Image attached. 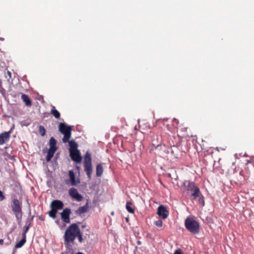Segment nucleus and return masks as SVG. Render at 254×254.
I'll list each match as a JSON object with an SVG mask.
<instances>
[{
    "mask_svg": "<svg viewBox=\"0 0 254 254\" xmlns=\"http://www.w3.org/2000/svg\"><path fill=\"white\" fill-rule=\"evenodd\" d=\"M7 74L8 75L9 78H11V72L9 71H7Z\"/></svg>",
    "mask_w": 254,
    "mask_h": 254,
    "instance_id": "f704fd0d",
    "label": "nucleus"
},
{
    "mask_svg": "<svg viewBox=\"0 0 254 254\" xmlns=\"http://www.w3.org/2000/svg\"><path fill=\"white\" fill-rule=\"evenodd\" d=\"M77 168L78 169H79V167H77Z\"/></svg>",
    "mask_w": 254,
    "mask_h": 254,
    "instance_id": "58836bf2",
    "label": "nucleus"
},
{
    "mask_svg": "<svg viewBox=\"0 0 254 254\" xmlns=\"http://www.w3.org/2000/svg\"><path fill=\"white\" fill-rule=\"evenodd\" d=\"M0 40L3 41L4 40V39L2 37H0Z\"/></svg>",
    "mask_w": 254,
    "mask_h": 254,
    "instance_id": "4c0bfd02",
    "label": "nucleus"
},
{
    "mask_svg": "<svg viewBox=\"0 0 254 254\" xmlns=\"http://www.w3.org/2000/svg\"><path fill=\"white\" fill-rule=\"evenodd\" d=\"M10 207L12 211L14 214L16 220H21L22 216V201L16 198V195L12 194L11 195Z\"/></svg>",
    "mask_w": 254,
    "mask_h": 254,
    "instance_id": "f03ea898",
    "label": "nucleus"
},
{
    "mask_svg": "<svg viewBox=\"0 0 254 254\" xmlns=\"http://www.w3.org/2000/svg\"><path fill=\"white\" fill-rule=\"evenodd\" d=\"M50 113L56 119H59L61 116L60 112L55 108V106H53L50 111Z\"/></svg>",
    "mask_w": 254,
    "mask_h": 254,
    "instance_id": "4be33fe9",
    "label": "nucleus"
},
{
    "mask_svg": "<svg viewBox=\"0 0 254 254\" xmlns=\"http://www.w3.org/2000/svg\"><path fill=\"white\" fill-rule=\"evenodd\" d=\"M30 224H29L27 226H25V228H24V230L22 233V236H23V237H26V234L27 233V232L28 231L29 228H30Z\"/></svg>",
    "mask_w": 254,
    "mask_h": 254,
    "instance_id": "c756f323",
    "label": "nucleus"
},
{
    "mask_svg": "<svg viewBox=\"0 0 254 254\" xmlns=\"http://www.w3.org/2000/svg\"><path fill=\"white\" fill-rule=\"evenodd\" d=\"M184 186L188 191H192L191 194L193 199H196L200 193L199 189L197 187L193 182L190 181H185L184 182Z\"/></svg>",
    "mask_w": 254,
    "mask_h": 254,
    "instance_id": "0eeeda50",
    "label": "nucleus"
},
{
    "mask_svg": "<svg viewBox=\"0 0 254 254\" xmlns=\"http://www.w3.org/2000/svg\"><path fill=\"white\" fill-rule=\"evenodd\" d=\"M56 151L49 149L47 155L46 156V161H47L49 162L51 160L52 158L53 157L54 153Z\"/></svg>",
    "mask_w": 254,
    "mask_h": 254,
    "instance_id": "393cba45",
    "label": "nucleus"
},
{
    "mask_svg": "<svg viewBox=\"0 0 254 254\" xmlns=\"http://www.w3.org/2000/svg\"><path fill=\"white\" fill-rule=\"evenodd\" d=\"M186 229L192 234H197L199 231V225L194 216H190L185 221Z\"/></svg>",
    "mask_w": 254,
    "mask_h": 254,
    "instance_id": "7ed1b4c3",
    "label": "nucleus"
},
{
    "mask_svg": "<svg viewBox=\"0 0 254 254\" xmlns=\"http://www.w3.org/2000/svg\"><path fill=\"white\" fill-rule=\"evenodd\" d=\"M64 204L60 200H54L50 204L51 210L49 212V215L53 219H55L56 214L59 210H61L64 208Z\"/></svg>",
    "mask_w": 254,
    "mask_h": 254,
    "instance_id": "39448f33",
    "label": "nucleus"
},
{
    "mask_svg": "<svg viewBox=\"0 0 254 254\" xmlns=\"http://www.w3.org/2000/svg\"><path fill=\"white\" fill-rule=\"evenodd\" d=\"M80 228L76 223L71 224L65 230L64 236V245L66 249L71 254H75V249L73 247L74 240L77 234L79 232Z\"/></svg>",
    "mask_w": 254,
    "mask_h": 254,
    "instance_id": "f257e3e1",
    "label": "nucleus"
},
{
    "mask_svg": "<svg viewBox=\"0 0 254 254\" xmlns=\"http://www.w3.org/2000/svg\"><path fill=\"white\" fill-rule=\"evenodd\" d=\"M66 250H67V251H68L67 249H66ZM68 253H69V252H62V253H61V254H68Z\"/></svg>",
    "mask_w": 254,
    "mask_h": 254,
    "instance_id": "e433bc0d",
    "label": "nucleus"
},
{
    "mask_svg": "<svg viewBox=\"0 0 254 254\" xmlns=\"http://www.w3.org/2000/svg\"><path fill=\"white\" fill-rule=\"evenodd\" d=\"M69 142V151L71 152L74 150H77V147L78 145L77 143L73 140L68 141Z\"/></svg>",
    "mask_w": 254,
    "mask_h": 254,
    "instance_id": "6ab92c4d",
    "label": "nucleus"
},
{
    "mask_svg": "<svg viewBox=\"0 0 254 254\" xmlns=\"http://www.w3.org/2000/svg\"><path fill=\"white\" fill-rule=\"evenodd\" d=\"M131 205H132V203L131 202L127 201L126 203V207L127 211L128 212L133 214L134 213V209L131 207Z\"/></svg>",
    "mask_w": 254,
    "mask_h": 254,
    "instance_id": "b1692460",
    "label": "nucleus"
},
{
    "mask_svg": "<svg viewBox=\"0 0 254 254\" xmlns=\"http://www.w3.org/2000/svg\"><path fill=\"white\" fill-rule=\"evenodd\" d=\"M173 122L174 125L176 124L177 125H178L179 124V121L176 119H174Z\"/></svg>",
    "mask_w": 254,
    "mask_h": 254,
    "instance_id": "72a5a7b5",
    "label": "nucleus"
},
{
    "mask_svg": "<svg viewBox=\"0 0 254 254\" xmlns=\"http://www.w3.org/2000/svg\"><path fill=\"white\" fill-rule=\"evenodd\" d=\"M153 137L154 138L152 139V144L156 148H157L158 147L160 146V144L159 143V142L158 141V137L157 135L153 136Z\"/></svg>",
    "mask_w": 254,
    "mask_h": 254,
    "instance_id": "a878e982",
    "label": "nucleus"
},
{
    "mask_svg": "<svg viewBox=\"0 0 254 254\" xmlns=\"http://www.w3.org/2000/svg\"><path fill=\"white\" fill-rule=\"evenodd\" d=\"M199 194H200V193ZM197 198H198V202L200 204H201L202 206H204V203H205L204 197L202 195H201V196H200V195H199V196Z\"/></svg>",
    "mask_w": 254,
    "mask_h": 254,
    "instance_id": "cd10ccee",
    "label": "nucleus"
},
{
    "mask_svg": "<svg viewBox=\"0 0 254 254\" xmlns=\"http://www.w3.org/2000/svg\"><path fill=\"white\" fill-rule=\"evenodd\" d=\"M89 209L88 204L87 202L85 205L83 206L79 207L76 211V214L81 215L82 214L86 212Z\"/></svg>",
    "mask_w": 254,
    "mask_h": 254,
    "instance_id": "dca6fc26",
    "label": "nucleus"
},
{
    "mask_svg": "<svg viewBox=\"0 0 254 254\" xmlns=\"http://www.w3.org/2000/svg\"><path fill=\"white\" fill-rule=\"evenodd\" d=\"M59 131L64 134L62 139L63 142H67L71 135V127L66 125L64 123H61L59 125Z\"/></svg>",
    "mask_w": 254,
    "mask_h": 254,
    "instance_id": "423d86ee",
    "label": "nucleus"
},
{
    "mask_svg": "<svg viewBox=\"0 0 254 254\" xmlns=\"http://www.w3.org/2000/svg\"><path fill=\"white\" fill-rule=\"evenodd\" d=\"M4 149L5 150L3 151L2 155L4 157L5 159L6 160H14V156L12 155L13 150L12 148L8 147H5Z\"/></svg>",
    "mask_w": 254,
    "mask_h": 254,
    "instance_id": "1a4fd4ad",
    "label": "nucleus"
},
{
    "mask_svg": "<svg viewBox=\"0 0 254 254\" xmlns=\"http://www.w3.org/2000/svg\"><path fill=\"white\" fill-rule=\"evenodd\" d=\"M174 254H183L181 250L178 249V250H177L176 251H175Z\"/></svg>",
    "mask_w": 254,
    "mask_h": 254,
    "instance_id": "473e14b6",
    "label": "nucleus"
},
{
    "mask_svg": "<svg viewBox=\"0 0 254 254\" xmlns=\"http://www.w3.org/2000/svg\"><path fill=\"white\" fill-rule=\"evenodd\" d=\"M177 127L179 129V135L182 137L196 136V135H193L191 132H187V127L178 126Z\"/></svg>",
    "mask_w": 254,
    "mask_h": 254,
    "instance_id": "9d476101",
    "label": "nucleus"
},
{
    "mask_svg": "<svg viewBox=\"0 0 254 254\" xmlns=\"http://www.w3.org/2000/svg\"><path fill=\"white\" fill-rule=\"evenodd\" d=\"M162 221L161 219H159L154 222L155 225L158 227H161L162 226Z\"/></svg>",
    "mask_w": 254,
    "mask_h": 254,
    "instance_id": "7c9ffc66",
    "label": "nucleus"
},
{
    "mask_svg": "<svg viewBox=\"0 0 254 254\" xmlns=\"http://www.w3.org/2000/svg\"><path fill=\"white\" fill-rule=\"evenodd\" d=\"M5 199V197L3 194V192L0 190V201H2Z\"/></svg>",
    "mask_w": 254,
    "mask_h": 254,
    "instance_id": "2f4dec72",
    "label": "nucleus"
},
{
    "mask_svg": "<svg viewBox=\"0 0 254 254\" xmlns=\"http://www.w3.org/2000/svg\"><path fill=\"white\" fill-rule=\"evenodd\" d=\"M38 131H39L40 134H41V135L42 136H44L46 134V129H45V127L42 126H40L39 127Z\"/></svg>",
    "mask_w": 254,
    "mask_h": 254,
    "instance_id": "bb28decb",
    "label": "nucleus"
},
{
    "mask_svg": "<svg viewBox=\"0 0 254 254\" xmlns=\"http://www.w3.org/2000/svg\"><path fill=\"white\" fill-rule=\"evenodd\" d=\"M76 237H77L78 238V240L79 241V242L80 243H82V241H83V238H82V232H81V231L80 230L79 232L77 234V236Z\"/></svg>",
    "mask_w": 254,
    "mask_h": 254,
    "instance_id": "c85d7f7f",
    "label": "nucleus"
},
{
    "mask_svg": "<svg viewBox=\"0 0 254 254\" xmlns=\"http://www.w3.org/2000/svg\"><path fill=\"white\" fill-rule=\"evenodd\" d=\"M68 175L70 178V180H66L65 183L67 185L70 184L71 186H76L79 182H77L75 180V174L72 170H70L68 172Z\"/></svg>",
    "mask_w": 254,
    "mask_h": 254,
    "instance_id": "4468645a",
    "label": "nucleus"
},
{
    "mask_svg": "<svg viewBox=\"0 0 254 254\" xmlns=\"http://www.w3.org/2000/svg\"><path fill=\"white\" fill-rule=\"evenodd\" d=\"M3 239H0V245H2L3 244Z\"/></svg>",
    "mask_w": 254,
    "mask_h": 254,
    "instance_id": "c9c22d12",
    "label": "nucleus"
},
{
    "mask_svg": "<svg viewBox=\"0 0 254 254\" xmlns=\"http://www.w3.org/2000/svg\"><path fill=\"white\" fill-rule=\"evenodd\" d=\"M83 165L84 171L89 180L91 178L92 173V165L91 155L89 152H86L83 158Z\"/></svg>",
    "mask_w": 254,
    "mask_h": 254,
    "instance_id": "20e7f679",
    "label": "nucleus"
},
{
    "mask_svg": "<svg viewBox=\"0 0 254 254\" xmlns=\"http://www.w3.org/2000/svg\"><path fill=\"white\" fill-rule=\"evenodd\" d=\"M26 237L22 236L21 240L15 244V248L18 249L22 247L26 242Z\"/></svg>",
    "mask_w": 254,
    "mask_h": 254,
    "instance_id": "5701e85b",
    "label": "nucleus"
},
{
    "mask_svg": "<svg viewBox=\"0 0 254 254\" xmlns=\"http://www.w3.org/2000/svg\"><path fill=\"white\" fill-rule=\"evenodd\" d=\"M56 143V139L53 137H51L49 141L50 148L49 149L56 151L57 149Z\"/></svg>",
    "mask_w": 254,
    "mask_h": 254,
    "instance_id": "a211bd4d",
    "label": "nucleus"
},
{
    "mask_svg": "<svg viewBox=\"0 0 254 254\" xmlns=\"http://www.w3.org/2000/svg\"><path fill=\"white\" fill-rule=\"evenodd\" d=\"M69 155L71 159L73 161L77 163H80L81 162L82 157L80 155V151L79 150L69 152Z\"/></svg>",
    "mask_w": 254,
    "mask_h": 254,
    "instance_id": "f8f14e48",
    "label": "nucleus"
},
{
    "mask_svg": "<svg viewBox=\"0 0 254 254\" xmlns=\"http://www.w3.org/2000/svg\"><path fill=\"white\" fill-rule=\"evenodd\" d=\"M157 214L162 219H166L168 216V211L163 205H160L157 208Z\"/></svg>",
    "mask_w": 254,
    "mask_h": 254,
    "instance_id": "ddd939ff",
    "label": "nucleus"
},
{
    "mask_svg": "<svg viewBox=\"0 0 254 254\" xmlns=\"http://www.w3.org/2000/svg\"><path fill=\"white\" fill-rule=\"evenodd\" d=\"M69 195L78 201H80L83 199L82 196L80 194L77 190L74 188H71L69 190Z\"/></svg>",
    "mask_w": 254,
    "mask_h": 254,
    "instance_id": "9b49d317",
    "label": "nucleus"
},
{
    "mask_svg": "<svg viewBox=\"0 0 254 254\" xmlns=\"http://www.w3.org/2000/svg\"><path fill=\"white\" fill-rule=\"evenodd\" d=\"M180 152V150L178 147L173 146L171 147V153L175 158H179Z\"/></svg>",
    "mask_w": 254,
    "mask_h": 254,
    "instance_id": "aec40b11",
    "label": "nucleus"
},
{
    "mask_svg": "<svg viewBox=\"0 0 254 254\" xmlns=\"http://www.w3.org/2000/svg\"><path fill=\"white\" fill-rule=\"evenodd\" d=\"M103 172V167L102 164H98L96 167V173L97 177H100L102 176Z\"/></svg>",
    "mask_w": 254,
    "mask_h": 254,
    "instance_id": "412c9836",
    "label": "nucleus"
},
{
    "mask_svg": "<svg viewBox=\"0 0 254 254\" xmlns=\"http://www.w3.org/2000/svg\"><path fill=\"white\" fill-rule=\"evenodd\" d=\"M10 138V131H5L0 134V145L4 144L9 140Z\"/></svg>",
    "mask_w": 254,
    "mask_h": 254,
    "instance_id": "2eb2a0df",
    "label": "nucleus"
},
{
    "mask_svg": "<svg viewBox=\"0 0 254 254\" xmlns=\"http://www.w3.org/2000/svg\"><path fill=\"white\" fill-rule=\"evenodd\" d=\"M71 214V210L69 208H65L60 213L62 220L65 223H69L70 216Z\"/></svg>",
    "mask_w": 254,
    "mask_h": 254,
    "instance_id": "6e6552de",
    "label": "nucleus"
},
{
    "mask_svg": "<svg viewBox=\"0 0 254 254\" xmlns=\"http://www.w3.org/2000/svg\"><path fill=\"white\" fill-rule=\"evenodd\" d=\"M21 99L24 102L26 106L30 107L32 106V101L27 95L22 94Z\"/></svg>",
    "mask_w": 254,
    "mask_h": 254,
    "instance_id": "f3484780",
    "label": "nucleus"
}]
</instances>
